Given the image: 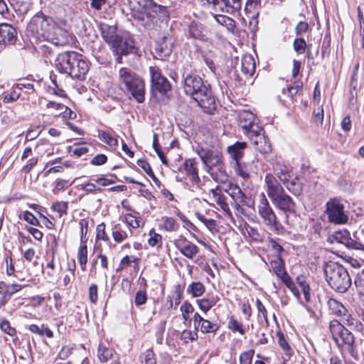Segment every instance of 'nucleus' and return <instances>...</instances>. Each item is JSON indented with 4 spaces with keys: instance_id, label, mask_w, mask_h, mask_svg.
Instances as JSON below:
<instances>
[{
    "instance_id": "nucleus-1",
    "label": "nucleus",
    "mask_w": 364,
    "mask_h": 364,
    "mask_svg": "<svg viewBox=\"0 0 364 364\" xmlns=\"http://www.w3.org/2000/svg\"><path fill=\"white\" fill-rule=\"evenodd\" d=\"M183 70V87L185 93L190 95L205 112L212 114L216 109V104L210 87L188 67Z\"/></svg>"
},
{
    "instance_id": "nucleus-2",
    "label": "nucleus",
    "mask_w": 364,
    "mask_h": 364,
    "mask_svg": "<svg viewBox=\"0 0 364 364\" xmlns=\"http://www.w3.org/2000/svg\"><path fill=\"white\" fill-rule=\"evenodd\" d=\"M26 32L36 40L43 38L55 46H64L68 43L67 32L58 27L51 17L43 13H38L31 18Z\"/></svg>"
},
{
    "instance_id": "nucleus-3",
    "label": "nucleus",
    "mask_w": 364,
    "mask_h": 364,
    "mask_svg": "<svg viewBox=\"0 0 364 364\" xmlns=\"http://www.w3.org/2000/svg\"><path fill=\"white\" fill-rule=\"evenodd\" d=\"M266 192L272 203L285 213H295V203L287 195L278 180L272 173H267L264 177Z\"/></svg>"
},
{
    "instance_id": "nucleus-4",
    "label": "nucleus",
    "mask_w": 364,
    "mask_h": 364,
    "mask_svg": "<svg viewBox=\"0 0 364 364\" xmlns=\"http://www.w3.org/2000/svg\"><path fill=\"white\" fill-rule=\"evenodd\" d=\"M118 80L120 88L128 95H131L139 103L145 100V83L143 79L133 70L121 68L118 71Z\"/></svg>"
},
{
    "instance_id": "nucleus-5",
    "label": "nucleus",
    "mask_w": 364,
    "mask_h": 364,
    "mask_svg": "<svg viewBox=\"0 0 364 364\" xmlns=\"http://www.w3.org/2000/svg\"><path fill=\"white\" fill-rule=\"evenodd\" d=\"M326 279L332 289L345 292L351 285V279L348 271L342 265L330 262L324 267Z\"/></svg>"
},
{
    "instance_id": "nucleus-6",
    "label": "nucleus",
    "mask_w": 364,
    "mask_h": 364,
    "mask_svg": "<svg viewBox=\"0 0 364 364\" xmlns=\"http://www.w3.org/2000/svg\"><path fill=\"white\" fill-rule=\"evenodd\" d=\"M257 209L261 222L271 231L278 233L282 229V224L263 193L260 196Z\"/></svg>"
},
{
    "instance_id": "nucleus-7",
    "label": "nucleus",
    "mask_w": 364,
    "mask_h": 364,
    "mask_svg": "<svg viewBox=\"0 0 364 364\" xmlns=\"http://www.w3.org/2000/svg\"><path fill=\"white\" fill-rule=\"evenodd\" d=\"M329 328L337 345L346 346V349L350 352L354 343V336L352 333L337 320L331 321Z\"/></svg>"
},
{
    "instance_id": "nucleus-8",
    "label": "nucleus",
    "mask_w": 364,
    "mask_h": 364,
    "mask_svg": "<svg viewBox=\"0 0 364 364\" xmlns=\"http://www.w3.org/2000/svg\"><path fill=\"white\" fill-rule=\"evenodd\" d=\"M326 213L328 221L336 225L345 224L348 220V215L344 210V205L336 198H331L326 203Z\"/></svg>"
},
{
    "instance_id": "nucleus-9",
    "label": "nucleus",
    "mask_w": 364,
    "mask_h": 364,
    "mask_svg": "<svg viewBox=\"0 0 364 364\" xmlns=\"http://www.w3.org/2000/svg\"><path fill=\"white\" fill-rule=\"evenodd\" d=\"M151 75V92L153 95L157 97L166 95L171 90V84L167 78L162 75L161 70L156 66L149 67Z\"/></svg>"
},
{
    "instance_id": "nucleus-10",
    "label": "nucleus",
    "mask_w": 364,
    "mask_h": 364,
    "mask_svg": "<svg viewBox=\"0 0 364 364\" xmlns=\"http://www.w3.org/2000/svg\"><path fill=\"white\" fill-rule=\"evenodd\" d=\"M255 121L256 117L253 112L249 110H242L238 112V125L242 128L243 134L247 136L262 131V127Z\"/></svg>"
},
{
    "instance_id": "nucleus-11",
    "label": "nucleus",
    "mask_w": 364,
    "mask_h": 364,
    "mask_svg": "<svg viewBox=\"0 0 364 364\" xmlns=\"http://www.w3.org/2000/svg\"><path fill=\"white\" fill-rule=\"evenodd\" d=\"M113 52L116 54V61L118 63H122V55H127L133 52L134 46L132 40L129 38H123L119 36L110 44Z\"/></svg>"
},
{
    "instance_id": "nucleus-12",
    "label": "nucleus",
    "mask_w": 364,
    "mask_h": 364,
    "mask_svg": "<svg viewBox=\"0 0 364 364\" xmlns=\"http://www.w3.org/2000/svg\"><path fill=\"white\" fill-rule=\"evenodd\" d=\"M203 4L212 5L215 11L233 14L240 10L242 0H200Z\"/></svg>"
},
{
    "instance_id": "nucleus-13",
    "label": "nucleus",
    "mask_w": 364,
    "mask_h": 364,
    "mask_svg": "<svg viewBox=\"0 0 364 364\" xmlns=\"http://www.w3.org/2000/svg\"><path fill=\"white\" fill-rule=\"evenodd\" d=\"M142 11L133 14V16L142 22L146 26L149 21L155 18L156 15L161 10V6L150 0L144 7Z\"/></svg>"
},
{
    "instance_id": "nucleus-14",
    "label": "nucleus",
    "mask_w": 364,
    "mask_h": 364,
    "mask_svg": "<svg viewBox=\"0 0 364 364\" xmlns=\"http://www.w3.org/2000/svg\"><path fill=\"white\" fill-rule=\"evenodd\" d=\"M75 52H64L58 54L55 60V66L58 72L68 75L71 66L76 58Z\"/></svg>"
},
{
    "instance_id": "nucleus-15",
    "label": "nucleus",
    "mask_w": 364,
    "mask_h": 364,
    "mask_svg": "<svg viewBox=\"0 0 364 364\" xmlns=\"http://www.w3.org/2000/svg\"><path fill=\"white\" fill-rule=\"evenodd\" d=\"M88 70L87 62L82 58L81 55L77 53L68 75L73 79L83 80Z\"/></svg>"
},
{
    "instance_id": "nucleus-16",
    "label": "nucleus",
    "mask_w": 364,
    "mask_h": 364,
    "mask_svg": "<svg viewBox=\"0 0 364 364\" xmlns=\"http://www.w3.org/2000/svg\"><path fill=\"white\" fill-rule=\"evenodd\" d=\"M247 137L250 140L253 147L261 154H266L271 151V144L267 138L264 136L262 128V131L254 133Z\"/></svg>"
},
{
    "instance_id": "nucleus-17",
    "label": "nucleus",
    "mask_w": 364,
    "mask_h": 364,
    "mask_svg": "<svg viewBox=\"0 0 364 364\" xmlns=\"http://www.w3.org/2000/svg\"><path fill=\"white\" fill-rule=\"evenodd\" d=\"M193 323L195 328H200L203 333H215L220 328L217 323H213L208 319H205L198 312L194 314Z\"/></svg>"
},
{
    "instance_id": "nucleus-18",
    "label": "nucleus",
    "mask_w": 364,
    "mask_h": 364,
    "mask_svg": "<svg viewBox=\"0 0 364 364\" xmlns=\"http://www.w3.org/2000/svg\"><path fill=\"white\" fill-rule=\"evenodd\" d=\"M188 36L193 39L203 42H208L210 40L209 32L200 23L193 21L188 26Z\"/></svg>"
},
{
    "instance_id": "nucleus-19",
    "label": "nucleus",
    "mask_w": 364,
    "mask_h": 364,
    "mask_svg": "<svg viewBox=\"0 0 364 364\" xmlns=\"http://www.w3.org/2000/svg\"><path fill=\"white\" fill-rule=\"evenodd\" d=\"M175 244L181 253L190 259H192L198 253V247L186 238L177 240Z\"/></svg>"
},
{
    "instance_id": "nucleus-20",
    "label": "nucleus",
    "mask_w": 364,
    "mask_h": 364,
    "mask_svg": "<svg viewBox=\"0 0 364 364\" xmlns=\"http://www.w3.org/2000/svg\"><path fill=\"white\" fill-rule=\"evenodd\" d=\"M197 153L205 165L217 164L220 168L221 167L222 159L220 154L203 148L198 149Z\"/></svg>"
},
{
    "instance_id": "nucleus-21",
    "label": "nucleus",
    "mask_w": 364,
    "mask_h": 364,
    "mask_svg": "<svg viewBox=\"0 0 364 364\" xmlns=\"http://www.w3.org/2000/svg\"><path fill=\"white\" fill-rule=\"evenodd\" d=\"M16 31L11 25L0 23V44H12L16 40Z\"/></svg>"
},
{
    "instance_id": "nucleus-22",
    "label": "nucleus",
    "mask_w": 364,
    "mask_h": 364,
    "mask_svg": "<svg viewBox=\"0 0 364 364\" xmlns=\"http://www.w3.org/2000/svg\"><path fill=\"white\" fill-rule=\"evenodd\" d=\"M99 30L102 38L110 45L119 35L117 34V27L114 25H109L105 23H100L98 25Z\"/></svg>"
},
{
    "instance_id": "nucleus-23",
    "label": "nucleus",
    "mask_w": 364,
    "mask_h": 364,
    "mask_svg": "<svg viewBox=\"0 0 364 364\" xmlns=\"http://www.w3.org/2000/svg\"><path fill=\"white\" fill-rule=\"evenodd\" d=\"M132 231L128 226H122L119 224L115 225L112 228V235L114 240L121 243L132 235Z\"/></svg>"
},
{
    "instance_id": "nucleus-24",
    "label": "nucleus",
    "mask_w": 364,
    "mask_h": 364,
    "mask_svg": "<svg viewBox=\"0 0 364 364\" xmlns=\"http://www.w3.org/2000/svg\"><path fill=\"white\" fill-rule=\"evenodd\" d=\"M272 170L281 182H287V178H291V168L284 163L277 161L272 165Z\"/></svg>"
},
{
    "instance_id": "nucleus-25",
    "label": "nucleus",
    "mask_w": 364,
    "mask_h": 364,
    "mask_svg": "<svg viewBox=\"0 0 364 364\" xmlns=\"http://www.w3.org/2000/svg\"><path fill=\"white\" fill-rule=\"evenodd\" d=\"M246 147L247 144L245 142L240 141H237L233 145L228 147V152L230 154V158L234 161L235 164L240 161Z\"/></svg>"
},
{
    "instance_id": "nucleus-26",
    "label": "nucleus",
    "mask_w": 364,
    "mask_h": 364,
    "mask_svg": "<svg viewBox=\"0 0 364 364\" xmlns=\"http://www.w3.org/2000/svg\"><path fill=\"white\" fill-rule=\"evenodd\" d=\"M183 168L186 174L191 176L192 181L195 183L200 181L198 176V162L195 159H186L183 163Z\"/></svg>"
},
{
    "instance_id": "nucleus-27",
    "label": "nucleus",
    "mask_w": 364,
    "mask_h": 364,
    "mask_svg": "<svg viewBox=\"0 0 364 364\" xmlns=\"http://www.w3.org/2000/svg\"><path fill=\"white\" fill-rule=\"evenodd\" d=\"M218 296L206 295L205 297L196 300V304L199 309L206 314L212 307H213L218 301Z\"/></svg>"
},
{
    "instance_id": "nucleus-28",
    "label": "nucleus",
    "mask_w": 364,
    "mask_h": 364,
    "mask_svg": "<svg viewBox=\"0 0 364 364\" xmlns=\"http://www.w3.org/2000/svg\"><path fill=\"white\" fill-rule=\"evenodd\" d=\"M242 72L247 76H252L255 71V59L251 55H245L241 60Z\"/></svg>"
},
{
    "instance_id": "nucleus-29",
    "label": "nucleus",
    "mask_w": 364,
    "mask_h": 364,
    "mask_svg": "<svg viewBox=\"0 0 364 364\" xmlns=\"http://www.w3.org/2000/svg\"><path fill=\"white\" fill-rule=\"evenodd\" d=\"M228 193L232 198L237 208H238L240 203H245V200L247 198L237 186L230 187L228 191Z\"/></svg>"
},
{
    "instance_id": "nucleus-30",
    "label": "nucleus",
    "mask_w": 364,
    "mask_h": 364,
    "mask_svg": "<svg viewBox=\"0 0 364 364\" xmlns=\"http://www.w3.org/2000/svg\"><path fill=\"white\" fill-rule=\"evenodd\" d=\"M328 309L331 314L338 316H348L346 315L347 309L339 301L334 299H330L328 301Z\"/></svg>"
},
{
    "instance_id": "nucleus-31",
    "label": "nucleus",
    "mask_w": 364,
    "mask_h": 364,
    "mask_svg": "<svg viewBox=\"0 0 364 364\" xmlns=\"http://www.w3.org/2000/svg\"><path fill=\"white\" fill-rule=\"evenodd\" d=\"M160 228L168 232H173L178 230L179 224L171 217H162Z\"/></svg>"
},
{
    "instance_id": "nucleus-32",
    "label": "nucleus",
    "mask_w": 364,
    "mask_h": 364,
    "mask_svg": "<svg viewBox=\"0 0 364 364\" xmlns=\"http://www.w3.org/2000/svg\"><path fill=\"white\" fill-rule=\"evenodd\" d=\"M205 291L204 284L200 282H193L190 284L187 288V292L191 294L193 297H199L202 296Z\"/></svg>"
},
{
    "instance_id": "nucleus-33",
    "label": "nucleus",
    "mask_w": 364,
    "mask_h": 364,
    "mask_svg": "<svg viewBox=\"0 0 364 364\" xmlns=\"http://www.w3.org/2000/svg\"><path fill=\"white\" fill-rule=\"evenodd\" d=\"M214 18L219 24L225 26L229 31H234L235 21L232 18L225 15H215Z\"/></svg>"
},
{
    "instance_id": "nucleus-34",
    "label": "nucleus",
    "mask_w": 364,
    "mask_h": 364,
    "mask_svg": "<svg viewBox=\"0 0 364 364\" xmlns=\"http://www.w3.org/2000/svg\"><path fill=\"white\" fill-rule=\"evenodd\" d=\"M23 87H24V85L20 83L17 84L16 88H14L10 92L5 94L3 98V102L4 103H11L16 101L21 96V92L17 91L16 88L21 90Z\"/></svg>"
},
{
    "instance_id": "nucleus-35",
    "label": "nucleus",
    "mask_w": 364,
    "mask_h": 364,
    "mask_svg": "<svg viewBox=\"0 0 364 364\" xmlns=\"http://www.w3.org/2000/svg\"><path fill=\"white\" fill-rule=\"evenodd\" d=\"M235 170L237 175L247 179L250 177V166L245 163L239 161L235 164Z\"/></svg>"
},
{
    "instance_id": "nucleus-36",
    "label": "nucleus",
    "mask_w": 364,
    "mask_h": 364,
    "mask_svg": "<svg viewBox=\"0 0 364 364\" xmlns=\"http://www.w3.org/2000/svg\"><path fill=\"white\" fill-rule=\"evenodd\" d=\"M303 83L301 81H296L294 82L293 85L287 87V88L283 89V92L287 94L291 99L300 94L302 92Z\"/></svg>"
},
{
    "instance_id": "nucleus-37",
    "label": "nucleus",
    "mask_w": 364,
    "mask_h": 364,
    "mask_svg": "<svg viewBox=\"0 0 364 364\" xmlns=\"http://www.w3.org/2000/svg\"><path fill=\"white\" fill-rule=\"evenodd\" d=\"M98 137L104 143L109 146L116 147L118 145V140L116 137L113 136L110 133L102 131L99 133Z\"/></svg>"
},
{
    "instance_id": "nucleus-38",
    "label": "nucleus",
    "mask_w": 364,
    "mask_h": 364,
    "mask_svg": "<svg viewBox=\"0 0 364 364\" xmlns=\"http://www.w3.org/2000/svg\"><path fill=\"white\" fill-rule=\"evenodd\" d=\"M228 327L231 331L238 332L241 335H244L246 332V328L243 326L242 323L236 320L233 316L230 318Z\"/></svg>"
},
{
    "instance_id": "nucleus-39",
    "label": "nucleus",
    "mask_w": 364,
    "mask_h": 364,
    "mask_svg": "<svg viewBox=\"0 0 364 364\" xmlns=\"http://www.w3.org/2000/svg\"><path fill=\"white\" fill-rule=\"evenodd\" d=\"M114 350L100 344L98 347V357L102 362H106L113 355Z\"/></svg>"
},
{
    "instance_id": "nucleus-40",
    "label": "nucleus",
    "mask_w": 364,
    "mask_h": 364,
    "mask_svg": "<svg viewBox=\"0 0 364 364\" xmlns=\"http://www.w3.org/2000/svg\"><path fill=\"white\" fill-rule=\"evenodd\" d=\"M56 250L53 248L52 249V258L50 262H48L46 266V269H48L46 272V275L49 278L50 281H53L56 277H55V265L54 263V258L55 255Z\"/></svg>"
},
{
    "instance_id": "nucleus-41",
    "label": "nucleus",
    "mask_w": 364,
    "mask_h": 364,
    "mask_svg": "<svg viewBox=\"0 0 364 364\" xmlns=\"http://www.w3.org/2000/svg\"><path fill=\"white\" fill-rule=\"evenodd\" d=\"M271 266H272L274 272L278 277H280L281 275H284V273L286 272L284 270V262H283L281 257L279 255L277 256V259H275L274 261H272L271 262Z\"/></svg>"
},
{
    "instance_id": "nucleus-42",
    "label": "nucleus",
    "mask_w": 364,
    "mask_h": 364,
    "mask_svg": "<svg viewBox=\"0 0 364 364\" xmlns=\"http://www.w3.org/2000/svg\"><path fill=\"white\" fill-rule=\"evenodd\" d=\"M77 257L81 269L85 270L87 262V248L85 245H80L77 252Z\"/></svg>"
},
{
    "instance_id": "nucleus-43",
    "label": "nucleus",
    "mask_w": 364,
    "mask_h": 364,
    "mask_svg": "<svg viewBox=\"0 0 364 364\" xmlns=\"http://www.w3.org/2000/svg\"><path fill=\"white\" fill-rule=\"evenodd\" d=\"M88 151L89 149L85 143H76L72 147H70V152H72L77 156H81L87 154Z\"/></svg>"
},
{
    "instance_id": "nucleus-44",
    "label": "nucleus",
    "mask_w": 364,
    "mask_h": 364,
    "mask_svg": "<svg viewBox=\"0 0 364 364\" xmlns=\"http://www.w3.org/2000/svg\"><path fill=\"white\" fill-rule=\"evenodd\" d=\"M350 232L347 230H341L336 231L332 235L333 240L341 244H345L348 240Z\"/></svg>"
},
{
    "instance_id": "nucleus-45",
    "label": "nucleus",
    "mask_w": 364,
    "mask_h": 364,
    "mask_svg": "<svg viewBox=\"0 0 364 364\" xmlns=\"http://www.w3.org/2000/svg\"><path fill=\"white\" fill-rule=\"evenodd\" d=\"M180 310L182 314V318L184 321L189 319V314L194 311L193 305L188 301H186L181 306Z\"/></svg>"
},
{
    "instance_id": "nucleus-46",
    "label": "nucleus",
    "mask_w": 364,
    "mask_h": 364,
    "mask_svg": "<svg viewBox=\"0 0 364 364\" xmlns=\"http://www.w3.org/2000/svg\"><path fill=\"white\" fill-rule=\"evenodd\" d=\"M150 237L148 240V243L150 246L152 247H161L162 245V236L154 230L150 231L149 232Z\"/></svg>"
},
{
    "instance_id": "nucleus-47",
    "label": "nucleus",
    "mask_w": 364,
    "mask_h": 364,
    "mask_svg": "<svg viewBox=\"0 0 364 364\" xmlns=\"http://www.w3.org/2000/svg\"><path fill=\"white\" fill-rule=\"evenodd\" d=\"M213 191L215 201L217 204L220 207L222 210L224 211L229 210V205L226 202V197L224 195L216 193V191Z\"/></svg>"
},
{
    "instance_id": "nucleus-48",
    "label": "nucleus",
    "mask_w": 364,
    "mask_h": 364,
    "mask_svg": "<svg viewBox=\"0 0 364 364\" xmlns=\"http://www.w3.org/2000/svg\"><path fill=\"white\" fill-rule=\"evenodd\" d=\"M147 301V294L145 289H139L136 291L134 297V304L139 307L144 304Z\"/></svg>"
},
{
    "instance_id": "nucleus-49",
    "label": "nucleus",
    "mask_w": 364,
    "mask_h": 364,
    "mask_svg": "<svg viewBox=\"0 0 364 364\" xmlns=\"http://www.w3.org/2000/svg\"><path fill=\"white\" fill-rule=\"evenodd\" d=\"M143 364H156V358L153 350H146L141 356Z\"/></svg>"
},
{
    "instance_id": "nucleus-50",
    "label": "nucleus",
    "mask_w": 364,
    "mask_h": 364,
    "mask_svg": "<svg viewBox=\"0 0 364 364\" xmlns=\"http://www.w3.org/2000/svg\"><path fill=\"white\" fill-rule=\"evenodd\" d=\"M126 220L127 223V225L126 226H128L129 228H139L142 223V219L140 218H136L135 216L129 214L126 216Z\"/></svg>"
},
{
    "instance_id": "nucleus-51",
    "label": "nucleus",
    "mask_w": 364,
    "mask_h": 364,
    "mask_svg": "<svg viewBox=\"0 0 364 364\" xmlns=\"http://www.w3.org/2000/svg\"><path fill=\"white\" fill-rule=\"evenodd\" d=\"M306 46V43L304 38H296L293 43L294 49L298 54L304 53Z\"/></svg>"
},
{
    "instance_id": "nucleus-52",
    "label": "nucleus",
    "mask_w": 364,
    "mask_h": 364,
    "mask_svg": "<svg viewBox=\"0 0 364 364\" xmlns=\"http://www.w3.org/2000/svg\"><path fill=\"white\" fill-rule=\"evenodd\" d=\"M156 53L159 58H163L168 56L171 53V48L166 46L163 47L162 45L158 44L155 48Z\"/></svg>"
},
{
    "instance_id": "nucleus-53",
    "label": "nucleus",
    "mask_w": 364,
    "mask_h": 364,
    "mask_svg": "<svg viewBox=\"0 0 364 364\" xmlns=\"http://www.w3.org/2000/svg\"><path fill=\"white\" fill-rule=\"evenodd\" d=\"M255 350H249L243 352L240 356V364H252V357L254 355Z\"/></svg>"
},
{
    "instance_id": "nucleus-54",
    "label": "nucleus",
    "mask_w": 364,
    "mask_h": 364,
    "mask_svg": "<svg viewBox=\"0 0 364 364\" xmlns=\"http://www.w3.org/2000/svg\"><path fill=\"white\" fill-rule=\"evenodd\" d=\"M285 187L291 193L296 195L299 193V186L296 183V181L293 179L291 180V178H287V182H282Z\"/></svg>"
},
{
    "instance_id": "nucleus-55",
    "label": "nucleus",
    "mask_w": 364,
    "mask_h": 364,
    "mask_svg": "<svg viewBox=\"0 0 364 364\" xmlns=\"http://www.w3.org/2000/svg\"><path fill=\"white\" fill-rule=\"evenodd\" d=\"M0 328L2 331L11 336H14L16 334V329L11 326L10 323L7 320H4L1 322Z\"/></svg>"
},
{
    "instance_id": "nucleus-56",
    "label": "nucleus",
    "mask_w": 364,
    "mask_h": 364,
    "mask_svg": "<svg viewBox=\"0 0 364 364\" xmlns=\"http://www.w3.org/2000/svg\"><path fill=\"white\" fill-rule=\"evenodd\" d=\"M68 203L66 202H56L53 203L52 208L53 210L59 213V216L66 214L68 210Z\"/></svg>"
},
{
    "instance_id": "nucleus-57",
    "label": "nucleus",
    "mask_w": 364,
    "mask_h": 364,
    "mask_svg": "<svg viewBox=\"0 0 364 364\" xmlns=\"http://www.w3.org/2000/svg\"><path fill=\"white\" fill-rule=\"evenodd\" d=\"M71 183L68 180L58 179L56 181L55 186L53 189L54 193H58L60 191H63L68 187Z\"/></svg>"
},
{
    "instance_id": "nucleus-58",
    "label": "nucleus",
    "mask_w": 364,
    "mask_h": 364,
    "mask_svg": "<svg viewBox=\"0 0 364 364\" xmlns=\"http://www.w3.org/2000/svg\"><path fill=\"white\" fill-rule=\"evenodd\" d=\"M96 237L97 240H102L104 241H108L109 240L108 235L105 232V223H101L97 226Z\"/></svg>"
},
{
    "instance_id": "nucleus-59",
    "label": "nucleus",
    "mask_w": 364,
    "mask_h": 364,
    "mask_svg": "<svg viewBox=\"0 0 364 364\" xmlns=\"http://www.w3.org/2000/svg\"><path fill=\"white\" fill-rule=\"evenodd\" d=\"M348 241H346L344 244L347 247L355 250H362L364 251V245L350 238V235L348 237Z\"/></svg>"
},
{
    "instance_id": "nucleus-60",
    "label": "nucleus",
    "mask_w": 364,
    "mask_h": 364,
    "mask_svg": "<svg viewBox=\"0 0 364 364\" xmlns=\"http://www.w3.org/2000/svg\"><path fill=\"white\" fill-rule=\"evenodd\" d=\"M299 285L303 291L306 301H309L311 299V294L309 284L306 281L302 280L299 282Z\"/></svg>"
},
{
    "instance_id": "nucleus-61",
    "label": "nucleus",
    "mask_w": 364,
    "mask_h": 364,
    "mask_svg": "<svg viewBox=\"0 0 364 364\" xmlns=\"http://www.w3.org/2000/svg\"><path fill=\"white\" fill-rule=\"evenodd\" d=\"M197 218L200 220L210 230H212L215 227V221L213 219H207L205 216L197 213Z\"/></svg>"
},
{
    "instance_id": "nucleus-62",
    "label": "nucleus",
    "mask_w": 364,
    "mask_h": 364,
    "mask_svg": "<svg viewBox=\"0 0 364 364\" xmlns=\"http://www.w3.org/2000/svg\"><path fill=\"white\" fill-rule=\"evenodd\" d=\"M23 219L31 225L36 226L39 225L38 220L29 211H25L23 213Z\"/></svg>"
},
{
    "instance_id": "nucleus-63",
    "label": "nucleus",
    "mask_w": 364,
    "mask_h": 364,
    "mask_svg": "<svg viewBox=\"0 0 364 364\" xmlns=\"http://www.w3.org/2000/svg\"><path fill=\"white\" fill-rule=\"evenodd\" d=\"M89 299L90 301L93 304H95L97 301V286L95 284H92L89 287Z\"/></svg>"
},
{
    "instance_id": "nucleus-64",
    "label": "nucleus",
    "mask_w": 364,
    "mask_h": 364,
    "mask_svg": "<svg viewBox=\"0 0 364 364\" xmlns=\"http://www.w3.org/2000/svg\"><path fill=\"white\" fill-rule=\"evenodd\" d=\"M107 161V157L103 154H100L95 156L92 160L91 164L95 166H100L105 164Z\"/></svg>"
}]
</instances>
